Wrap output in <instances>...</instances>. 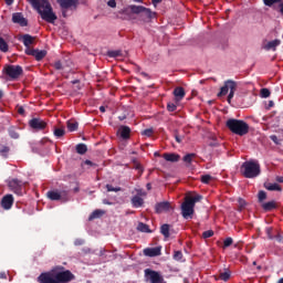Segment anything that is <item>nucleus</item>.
Here are the masks:
<instances>
[{
    "instance_id": "1",
    "label": "nucleus",
    "mask_w": 283,
    "mask_h": 283,
    "mask_svg": "<svg viewBox=\"0 0 283 283\" xmlns=\"http://www.w3.org/2000/svg\"><path fill=\"white\" fill-rule=\"evenodd\" d=\"M28 2L34 10H36L41 19L46 21V23H54V21H56V13H54L49 0H28Z\"/></svg>"
},
{
    "instance_id": "2",
    "label": "nucleus",
    "mask_w": 283,
    "mask_h": 283,
    "mask_svg": "<svg viewBox=\"0 0 283 283\" xmlns=\"http://www.w3.org/2000/svg\"><path fill=\"white\" fill-rule=\"evenodd\" d=\"M202 196L196 195L193 197H186L181 203V216L185 220H191L193 218L196 202H200Z\"/></svg>"
},
{
    "instance_id": "3",
    "label": "nucleus",
    "mask_w": 283,
    "mask_h": 283,
    "mask_svg": "<svg viewBox=\"0 0 283 283\" xmlns=\"http://www.w3.org/2000/svg\"><path fill=\"white\" fill-rule=\"evenodd\" d=\"M226 126L237 136H247L249 132V124L242 119L230 118L227 120Z\"/></svg>"
},
{
    "instance_id": "4",
    "label": "nucleus",
    "mask_w": 283,
    "mask_h": 283,
    "mask_svg": "<svg viewBox=\"0 0 283 283\" xmlns=\"http://www.w3.org/2000/svg\"><path fill=\"white\" fill-rule=\"evenodd\" d=\"M261 172L260 163L255 160H248L241 165V174L244 178H258Z\"/></svg>"
},
{
    "instance_id": "5",
    "label": "nucleus",
    "mask_w": 283,
    "mask_h": 283,
    "mask_svg": "<svg viewBox=\"0 0 283 283\" xmlns=\"http://www.w3.org/2000/svg\"><path fill=\"white\" fill-rule=\"evenodd\" d=\"M235 90H238V83L233 80H227L224 82V85L220 88V92L218 93V97L227 96L228 95V103L231 104V101L233 99V96H235ZM230 91V93H229Z\"/></svg>"
},
{
    "instance_id": "6",
    "label": "nucleus",
    "mask_w": 283,
    "mask_h": 283,
    "mask_svg": "<svg viewBox=\"0 0 283 283\" xmlns=\"http://www.w3.org/2000/svg\"><path fill=\"white\" fill-rule=\"evenodd\" d=\"M3 72L9 77V81H18L23 76V67L21 65L8 64L4 66Z\"/></svg>"
},
{
    "instance_id": "7",
    "label": "nucleus",
    "mask_w": 283,
    "mask_h": 283,
    "mask_svg": "<svg viewBox=\"0 0 283 283\" xmlns=\"http://www.w3.org/2000/svg\"><path fill=\"white\" fill-rule=\"evenodd\" d=\"M46 198L52 201H60L62 203L70 202V191L67 190H50L46 192Z\"/></svg>"
},
{
    "instance_id": "8",
    "label": "nucleus",
    "mask_w": 283,
    "mask_h": 283,
    "mask_svg": "<svg viewBox=\"0 0 283 283\" xmlns=\"http://www.w3.org/2000/svg\"><path fill=\"white\" fill-rule=\"evenodd\" d=\"M135 14H140V18L146 22L149 23L151 19L156 17V12L151 11V9L143 6L134 7Z\"/></svg>"
},
{
    "instance_id": "9",
    "label": "nucleus",
    "mask_w": 283,
    "mask_h": 283,
    "mask_svg": "<svg viewBox=\"0 0 283 283\" xmlns=\"http://www.w3.org/2000/svg\"><path fill=\"white\" fill-rule=\"evenodd\" d=\"M144 273H145V279H146L147 282H150V283H167L165 281V277H163L160 275V272H158V271H154L151 269H146L144 271Z\"/></svg>"
},
{
    "instance_id": "10",
    "label": "nucleus",
    "mask_w": 283,
    "mask_h": 283,
    "mask_svg": "<svg viewBox=\"0 0 283 283\" xmlns=\"http://www.w3.org/2000/svg\"><path fill=\"white\" fill-rule=\"evenodd\" d=\"M134 8H137L136 4H129L122 10L116 12L117 19H122V21H130L132 14H136V11H134Z\"/></svg>"
},
{
    "instance_id": "11",
    "label": "nucleus",
    "mask_w": 283,
    "mask_h": 283,
    "mask_svg": "<svg viewBox=\"0 0 283 283\" xmlns=\"http://www.w3.org/2000/svg\"><path fill=\"white\" fill-rule=\"evenodd\" d=\"M57 3L62 10H78L81 0H57Z\"/></svg>"
},
{
    "instance_id": "12",
    "label": "nucleus",
    "mask_w": 283,
    "mask_h": 283,
    "mask_svg": "<svg viewBox=\"0 0 283 283\" xmlns=\"http://www.w3.org/2000/svg\"><path fill=\"white\" fill-rule=\"evenodd\" d=\"M24 53L28 56H34L35 61H43L48 56V51L39 49H25Z\"/></svg>"
},
{
    "instance_id": "13",
    "label": "nucleus",
    "mask_w": 283,
    "mask_h": 283,
    "mask_svg": "<svg viewBox=\"0 0 283 283\" xmlns=\"http://www.w3.org/2000/svg\"><path fill=\"white\" fill-rule=\"evenodd\" d=\"M74 280V274L70 272V270L59 272L55 274V283H69Z\"/></svg>"
},
{
    "instance_id": "14",
    "label": "nucleus",
    "mask_w": 283,
    "mask_h": 283,
    "mask_svg": "<svg viewBox=\"0 0 283 283\" xmlns=\"http://www.w3.org/2000/svg\"><path fill=\"white\" fill-rule=\"evenodd\" d=\"M29 127H31V129H34L35 132H43V129L48 127V123L41 118L34 117L29 120Z\"/></svg>"
},
{
    "instance_id": "15",
    "label": "nucleus",
    "mask_w": 283,
    "mask_h": 283,
    "mask_svg": "<svg viewBox=\"0 0 283 283\" xmlns=\"http://www.w3.org/2000/svg\"><path fill=\"white\" fill-rule=\"evenodd\" d=\"M18 41H21V43H23L25 50H31L30 45H34V41H36L35 36H32L30 34H20L18 35Z\"/></svg>"
},
{
    "instance_id": "16",
    "label": "nucleus",
    "mask_w": 283,
    "mask_h": 283,
    "mask_svg": "<svg viewBox=\"0 0 283 283\" xmlns=\"http://www.w3.org/2000/svg\"><path fill=\"white\" fill-rule=\"evenodd\" d=\"M0 205L4 211H10L12 209V205H14V196L6 195L2 197Z\"/></svg>"
},
{
    "instance_id": "17",
    "label": "nucleus",
    "mask_w": 283,
    "mask_h": 283,
    "mask_svg": "<svg viewBox=\"0 0 283 283\" xmlns=\"http://www.w3.org/2000/svg\"><path fill=\"white\" fill-rule=\"evenodd\" d=\"M12 21L14 23H18L19 25H21V28H27L28 25V19H25L23 17V13L21 12H15L12 14Z\"/></svg>"
},
{
    "instance_id": "18",
    "label": "nucleus",
    "mask_w": 283,
    "mask_h": 283,
    "mask_svg": "<svg viewBox=\"0 0 283 283\" xmlns=\"http://www.w3.org/2000/svg\"><path fill=\"white\" fill-rule=\"evenodd\" d=\"M161 247L146 248L144 250V255H147V258H158V255L161 254Z\"/></svg>"
},
{
    "instance_id": "19",
    "label": "nucleus",
    "mask_w": 283,
    "mask_h": 283,
    "mask_svg": "<svg viewBox=\"0 0 283 283\" xmlns=\"http://www.w3.org/2000/svg\"><path fill=\"white\" fill-rule=\"evenodd\" d=\"M170 210H171V203L169 201L159 202V203H156L155 206L156 213H165Z\"/></svg>"
},
{
    "instance_id": "20",
    "label": "nucleus",
    "mask_w": 283,
    "mask_h": 283,
    "mask_svg": "<svg viewBox=\"0 0 283 283\" xmlns=\"http://www.w3.org/2000/svg\"><path fill=\"white\" fill-rule=\"evenodd\" d=\"M38 282L39 283H56V279H55V275H52L50 273H42L38 277Z\"/></svg>"
},
{
    "instance_id": "21",
    "label": "nucleus",
    "mask_w": 283,
    "mask_h": 283,
    "mask_svg": "<svg viewBox=\"0 0 283 283\" xmlns=\"http://www.w3.org/2000/svg\"><path fill=\"white\" fill-rule=\"evenodd\" d=\"M282 44L281 40H272L270 42H268L264 46L263 50H266L268 52L272 50V52H275V50H277V46H280Z\"/></svg>"
},
{
    "instance_id": "22",
    "label": "nucleus",
    "mask_w": 283,
    "mask_h": 283,
    "mask_svg": "<svg viewBox=\"0 0 283 283\" xmlns=\"http://www.w3.org/2000/svg\"><path fill=\"white\" fill-rule=\"evenodd\" d=\"M187 93H185V88L182 86H178L174 90V96H175V101L176 103H180V101H182V98H185Z\"/></svg>"
},
{
    "instance_id": "23",
    "label": "nucleus",
    "mask_w": 283,
    "mask_h": 283,
    "mask_svg": "<svg viewBox=\"0 0 283 283\" xmlns=\"http://www.w3.org/2000/svg\"><path fill=\"white\" fill-rule=\"evenodd\" d=\"M8 186L10 187V189H12V191H19L21 187H23V181L14 178L9 180Z\"/></svg>"
},
{
    "instance_id": "24",
    "label": "nucleus",
    "mask_w": 283,
    "mask_h": 283,
    "mask_svg": "<svg viewBox=\"0 0 283 283\" xmlns=\"http://www.w3.org/2000/svg\"><path fill=\"white\" fill-rule=\"evenodd\" d=\"M263 211L269 212L277 209V202L275 200L261 203Z\"/></svg>"
},
{
    "instance_id": "25",
    "label": "nucleus",
    "mask_w": 283,
    "mask_h": 283,
    "mask_svg": "<svg viewBox=\"0 0 283 283\" xmlns=\"http://www.w3.org/2000/svg\"><path fill=\"white\" fill-rule=\"evenodd\" d=\"M163 158L167 160V163H178L180 160V155L176 153H165Z\"/></svg>"
},
{
    "instance_id": "26",
    "label": "nucleus",
    "mask_w": 283,
    "mask_h": 283,
    "mask_svg": "<svg viewBox=\"0 0 283 283\" xmlns=\"http://www.w3.org/2000/svg\"><path fill=\"white\" fill-rule=\"evenodd\" d=\"M119 134L120 138H123L124 140H128L129 136H132V128H129L128 126H120Z\"/></svg>"
},
{
    "instance_id": "27",
    "label": "nucleus",
    "mask_w": 283,
    "mask_h": 283,
    "mask_svg": "<svg viewBox=\"0 0 283 283\" xmlns=\"http://www.w3.org/2000/svg\"><path fill=\"white\" fill-rule=\"evenodd\" d=\"M130 202L135 209H138L145 205V199H143L140 196H134L130 199Z\"/></svg>"
},
{
    "instance_id": "28",
    "label": "nucleus",
    "mask_w": 283,
    "mask_h": 283,
    "mask_svg": "<svg viewBox=\"0 0 283 283\" xmlns=\"http://www.w3.org/2000/svg\"><path fill=\"white\" fill-rule=\"evenodd\" d=\"M103 216H105V211L101 210V209H96L94 210L90 217H88V220L90 222H92V220H96L98 218H103Z\"/></svg>"
},
{
    "instance_id": "29",
    "label": "nucleus",
    "mask_w": 283,
    "mask_h": 283,
    "mask_svg": "<svg viewBox=\"0 0 283 283\" xmlns=\"http://www.w3.org/2000/svg\"><path fill=\"white\" fill-rule=\"evenodd\" d=\"M264 188L268 189V191H282V187L277 184L266 182L264 184Z\"/></svg>"
},
{
    "instance_id": "30",
    "label": "nucleus",
    "mask_w": 283,
    "mask_h": 283,
    "mask_svg": "<svg viewBox=\"0 0 283 283\" xmlns=\"http://www.w3.org/2000/svg\"><path fill=\"white\" fill-rule=\"evenodd\" d=\"M231 279V271L227 270L226 272H221L219 276H216V280H222L223 282H229Z\"/></svg>"
},
{
    "instance_id": "31",
    "label": "nucleus",
    "mask_w": 283,
    "mask_h": 283,
    "mask_svg": "<svg viewBox=\"0 0 283 283\" xmlns=\"http://www.w3.org/2000/svg\"><path fill=\"white\" fill-rule=\"evenodd\" d=\"M137 231H140L142 233H151V229H149V226L144 222L138 223Z\"/></svg>"
},
{
    "instance_id": "32",
    "label": "nucleus",
    "mask_w": 283,
    "mask_h": 283,
    "mask_svg": "<svg viewBox=\"0 0 283 283\" xmlns=\"http://www.w3.org/2000/svg\"><path fill=\"white\" fill-rule=\"evenodd\" d=\"M75 149H76V153L80 154V156L87 154V145L85 144H77Z\"/></svg>"
},
{
    "instance_id": "33",
    "label": "nucleus",
    "mask_w": 283,
    "mask_h": 283,
    "mask_svg": "<svg viewBox=\"0 0 283 283\" xmlns=\"http://www.w3.org/2000/svg\"><path fill=\"white\" fill-rule=\"evenodd\" d=\"M66 127H67L69 132H76V129H78V122H76V120H69L66 123Z\"/></svg>"
},
{
    "instance_id": "34",
    "label": "nucleus",
    "mask_w": 283,
    "mask_h": 283,
    "mask_svg": "<svg viewBox=\"0 0 283 283\" xmlns=\"http://www.w3.org/2000/svg\"><path fill=\"white\" fill-rule=\"evenodd\" d=\"M10 50V46L8 45V42L3 38L0 36V52H8Z\"/></svg>"
},
{
    "instance_id": "35",
    "label": "nucleus",
    "mask_w": 283,
    "mask_h": 283,
    "mask_svg": "<svg viewBox=\"0 0 283 283\" xmlns=\"http://www.w3.org/2000/svg\"><path fill=\"white\" fill-rule=\"evenodd\" d=\"M107 56H109V59H118V56H123V51L120 50L108 51Z\"/></svg>"
},
{
    "instance_id": "36",
    "label": "nucleus",
    "mask_w": 283,
    "mask_h": 283,
    "mask_svg": "<svg viewBox=\"0 0 283 283\" xmlns=\"http://www.w3.org/2000/svg\"><path fill=\"white\" fill-rule=\"evenodd\" d=\"M160 233H163L164 238H169V224L167 223H164L161 227H160Z\"/></svg>"
},
{
    "instance_id": "37",
    "label": "nucleus",
    "mask_w": 283,
    "mask_h": 283,
    "mask_svg": "<svg viewBox=\"0 0 283 283\" xmlns=\"http://www.w3.org/2000/svg\"><path fill=\"white\" fill-rule=\"evenodd\" d=\"M55 138H63L65 136V129L64 128H54L53 130Z\"/></svg>"
},
{
    "instance_id": "38",
    "label": "nucleus",
    "mask_w": 283,
    "mask_h": 283,
    "mask_svg": "<svg viewBox=\"0 0 283 283\" xmlns=\"http://www.w3.org/2000/svg\"><path fill=\"white\" fill-rule=\"evenodd\" d=\"M8 132H9L10 138H13V139H15V140H17V138H19V133L17 132V128H15V127L11 126V127L8 129Z\"/></svg>"
},
{
    "instance_id": "39",
    "label": "nucleus",
    "mask_w": 283,
    "mask_h": 283,
    "mask_svg": "<svg viewBox=\"0 0 283 283\" xmlns=\"http://www.w3.org/2000/svg\"><path fill=\"white\" fill-rule=\"evenodd\" d=\"M283 0H263L264 6H268V8H271L275 6V3H282Z\"/></svg>"
},
{
    "instance_id": "40",
    "label": "nucleus",
    "mask_w": 283,
    "mask_h": 283,
    "mask_svg": "<svg viewBox=\"0 0 283 283\" xmlns=\"http://www.w3.org/2000/svg\"><path fill=\"white\" fill-rule=\"evenodd\" d=\"M259 202L262 205L264 200H266V192L264 190H260L258 193Z\"/></svg>"
},
{
    "instance_id": "41",
    "label": "nucleus",
    "mask_w": 283,
    "mask_h": 283,
    "mask_svg": "<svg viewBox=\"0 0 283 283\" xmlns=\"http://www.w3.org/2000/svg\"><path fill=\"white\" fill-rule=\"evenodd\" d=\"M211 180H213V177H211V175H202L201 176V182L203 185H209V182H211Z\"/></svg>"
},
{
    "instance_id": "42",
    "label": "nucleus",
    "mask_w": 283,
    "mask_h": 283,
    "mask_svg": "<svg viewBox=\"0 0 283 283\" xmlns=\"http://www.w3.org/2000/svg\"><path fill=\"white\" fill-rule=\"evenodd\" d=\"M10 153V147L2 146L0 148V155L3 156V158H8V154Z\"/></svg>"
},
{
    "instance_id": "43",
    "label": "nucleus",
    "mask_w": 283,
    "mask_h": 283,
    "mask_svg": "<svg viewBox=\"0 0 283 283\" xmlns=\"http://www.w3.org/2000/svg\"><path fill=\"white\" fill-rule=\"evenodd\" d=\"M142 135L147 136V138H151V136H154V128H146L142 132Z\"/></svg>"
},
{
    "instance_id": "44",
    "label": "nucleus",
    "mask_w": 283,
    "mask_h": 283,
    "mask_svg": "<svg viewBox=\"0 0 283 283\" xmlns=\"http://www.w3.org/2000/svg\"><path fill=\"white\" fill-rule=\"evenodd\" d=\"M260 94L261 98H269V96H271V91L269 88H262Z\"/></svg>"
},
{
    "instance_id": "45",
    "label": "nucleus",
    "mask_w": 283,
    "mask_h": 283,
    "mask_svg": "<svg viewBox=\"0 0 283 283\" xmlns=\"http://www.w3.org/2000/svg\"><path fill=\"white\" fill-rule=\"evenodd\" d=\"M54 70H65V64L62 61H56L53 64Z\"/></svg>"
},
{
    "instance_id": "46",
    "label": "nucleus",
    "mask_w": 283,
    "mask_h": 283,
    "mask_svg": "<svg viewBox=\"0 0 283 283\" xmlns=\"http://www.w3.org/2000/svg\"><path fill=\"white\" fill-rule=\"evenodd\" d=\"M193 158H196V154H187L186 156H184V163L191 164Z\"/></svg>"
},
{
    "instance_id": "47",
    "label": "nucleus",
    "mask_w": 283,
    "mask_h": 283,
    "mask_svg": "<svg viewBox=\"0 0 283 283\" xmlns=\"http://www.w3.org/2000/svg\"><path fill=\"white\" fill-rule=\"evenodd\" d=\"M106 190L109 192V191H115V192H118V191H123V188L120 187H114L109 184L106 185Z\"/></svg>"
},
{
    "instance_id": "48",
    "label": "nucleus",
    "mask_w": 283,
    "mask_h": 283,
    "mask_svg": "<svg viewBox=\"0 0 283 283\" xmlns=\"http://www.w3.org/2000/svg\"><path fill=\"white\" fill-rule=\"evenodd\" d=\"M265 233H266L269 240H273V238H275V237H273V228L272 227L265 228Z\"/></svg>"
},
{
    "instance_id": "49",
    "label": "nucleus",
    "mask_w": 283,
    "mask_h": 283,
    "mask_svg": "<svg viewBox=\"0 0 283 283\" xmlns=\"http://www.w3.org/2000/svg\"><path fill=\"white\" fill-rule=\"evenodd\" d=\"M174 260H176V262H180V260H182V251H175Z\"/></svg>"
},
{
    "instance_id": "50",
    "label": "nucleus",
    "mask_w": 283,
    "mask_h": 283,
    "mask_svg": "<svg viewBox=\"0 0 283 283\" xmlns=\"http://www.w3.org/2000/svg\"><path fill=\"white\" fill-rule=\"evenodd\" d=\"M231 244H233V239L231 237L227 238L224 241H223V247L224 249H227L228 247H231Z\"/></svg>"
},
{
    "instance_id": "51",
    "label": "nucleus",
    "mask_w": 283,
    "mask_h": 283,
    "mask_svg": "<svg viewBox=\"0 0 283 283\" xmlns=\"http://www.w3.org/2000/svg\"><path fill=\"white\" fill-rule=\"evenodd\" d=\"M176 109H178V106L174 103H168L167 104V111L168 112H176Z\"/></svg>"
},
{
    "instance_id": "52",
    "label": "nucleus",
    "mask_w": 283,
    "mask_h": 283,
    "mask_svg": "<svg viewBox=\"0 0 283 283\" xmlns=\"http://www.w3.org/2000/svg\"><path fill=\"white\" fill-rule=\"evenodd\" d=\"M202 238L207 240V238H213V230H207L202 233Z\"/></svg>"
},
{
    "instance_id": "53",
    "label": "nucleus",
    "mask_w": 283,
    "mask_h": 283,
    "mask_svg": "<svg viewBox=\"0 0 283 283\" xmlns=\"http://www.w3.org/2000/svg\"><path fill=\"white\" fill-rule=\"evenodd\" d=\"M135 169H136L137 171H139V176H143V171H144L143 165L137 164V165L135 166Z\"/></svg>"
},
{
    "instance_id": "54",
    "label": "nucleus",
    "mask_w": 283,
    "mask_h": 283,
    "mask_svg": "<svg viewBox=\"0 0 283 283\" xmlns=\"http://www.w3.org/2000/svg\"><path fill=\"white\" fill-rule=\"evenodd\" d=\"M84 165H88V167H98V165H96V164H94L92 160H90V159H86L85 161H84Z\"/></svg>"
},
{
    "instance_id": "55",
    "label": "nucleus",
    "mask_w": 283,
    "mask_h": 283,
    "mask_svg": "<svg viewBox=\"0 0 283 283\" xmlns=\"http://www.w3.org/2000/svg\"><path fill=\"white\" fill-rule=\"evenodd\" d=\"M18 114H20V116H24L25 115V108H23V106H19L18 107Z\"/></svg>"
},
{
    "instance_id": "56",
    "label": "nucleus",
    "mask_w": 283,
    "mask_h": 283,
    "mask_svg": "<svg viewBox=\"0 0 283 283\" xmlns=\"http://www.w3.org/2000/svg\"><path fill=\"white\" fill-rule=\"evenodd\" d=\"M107 6H108L109 8H116V0H108V1H107Z\"/></svg>"
},
{
    "instance_id": "57",
    "label": "nucleus",
    "mask_w": 283,
    "mask_h": 283,
    "mask_svg": "<svg viewBox=\"0 0 283 283\" xmlns=\"http://www.w3.org/2000/svg\"><path fill=\"white\" fill-rule=\"evenodd\" d=\"M137 196H147V193L145 191H143V189H138Z\"/></svg>"
},
{
    "instance_id": "58",
    "label": "nucleus",
    "mask_w": 283,
    "mask_h": 283,
    "mask_svg": "<svg viewBox=\"0 0 283 283\" xmlns=\"http://www.w3.org/2000/svg\"><path fill=\"white\" fill-rule=\"evenodd\" d=\"M176 143H182V138L178 134L175 135Z\"/></svg>"
},
{
    "instance_id": "59",
    "label": "nucleus",
    "mask_w": 283,
    "mask_h": 283,
    "mask_svg": "<svg viewBox=\"0 0 283 283\" xmlns=\"http://www.w3.org/2000/svg\"><path fill=\"white\" fill-rule=\"evenodd\" d=\"M275 180H276V182L283 184V177L282 176H276Z\"/></svg>"
},
{
    "instance_id": "60",
    "label": "nucleus",
    "mask_w": 283,
    "mask_h": 283,
    "mask_svg": "<svg viewBox=\"0 0 283 283\" xmlns=\"http://www.w3.org/2000/svg\"><path fill=\"white\" fill-rule=\"evenodd\" d=\"M270 138H271V140H273V143H275L277 145V136L272 135Z\"/></svg>"
},
{
    "instance_id": "61",
    "label": "nucleus",
    "mask_w": 283,
    "mask_h": 283,
    "mask_svg": "<svg viewBox=\"0 0 283 283\" xmlns=\"http://www.w3.org/2000/svg\"><path fill=\"white\" fill-rule=\"evenodd\" d=\"M275 105V103L273 101H270L268 104V109H271V107H273Z\"/></svg>"
},
{
    "instance_id": "62",
    "label": "nucleus",
    "mask_w": 283,
    "mask_h": 283,
    "mask_svg": "<svg viewBox=\"0 0 283 283\" xmlns=\"http://www.w3.org/2000/svg\"><path fill=\"white\" fill-rule=\"evenodd\" d=\"M157 3H163V0H153V6H155V8H156Z\"/></svg>"
},
{
    "instance_id": "63",
    "label": "nucleus",
    "mask_w": 283,
    "mask_h": 283,
    "mask_svg": "<svg viewBox=\"0 0 283 283\" xmlns=\"http://www.w3.org/2000/svg\"><path fill=\"white\" fill-rule=\"evenodd\" d=\"M81 244H83V240H76V241H75V245H76V247H81Z\"/></svg>"
},
{
    "instance_id": "64",
    "label": "nucleus",
    "mask_w": 283,
    "mask_h": 283,
    "mask_svg": "<svg viewBox=\"0 0 283 283\" xmlns=\"http://www.w3.org/2000/svg\"><path fill=\"white\" fill-rule=\"evenodd\" d=\"M275 239L277 240V242H282V235L277 234Z\"/></svg>"
}]
</instances>
